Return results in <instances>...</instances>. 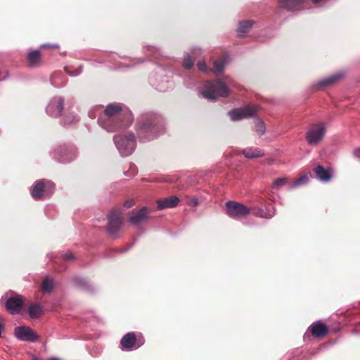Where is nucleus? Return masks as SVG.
I'll list each match as a JSON object with an SVG mask.
<instances>
[{"mask_svg":"<svg viewBox=\"0 0 360 360\" xmlns=\"http://www.w3.org/2000/svg\"><path fill=\"white\" fill-rule=\"evenodd\" d=\"M104 118L98 120L99 125L108 132L124 131L134 121V116L129 108L121 103L108 104L104 110Z\"/></svg>","mask_w":360,"mask_h":360,"instance_id":"f257e3e1","label":"nucleus"},{"mask_svg":"<svg viewBox=\"0 0 360 360\" xmlns=\"http://www.w3.org/2000/svg\"><path fill=\"white\" fill-rule=\"evenodd\" d=\"M134 203H135V202L134 200H129L126 201L124 202V205L127 208H129V207H132L134 205Z\"/></svg>","mask_w":360,"mask_h":360,"instance_id":"58836bf2","label":"nucleus"},{"mask_svg":"<svg viewBox=\"0 0 360 360\" xmlns=\"http://www.w3.org/2000/svg\"><path fill=\"white\" fill-rule=\"evenodd\" d=\"M288 184V178L287 177H281L276 179L272 184V188L274 189H279L283 186H285Z\"/></svg>","mask_w":360,"mask_h":360,"instance_id":"c85d7f7f","label":"nucleus"},{"mask_svg":"<svg viewBox=\"0 0 360 360\" xmlns=\"http://www.w3.org/2000/svg\"><path fill=\"white\" fill-rule=\"evenodd\" d=\"M41 313V307L39 304H31L28 308V314L32 319L38 318Z\"/></svg>","mask_w":360,"mask_h":360,"instance_id":"bb28decb","label":"nucleus"},{"mask_svg":"<svg viewBox=\"0 0 360 360\" xmlns=\"http://www.w3.org/2000/svg\"><path fill=\"white\" fill-rule=\"evenodd\" d=\"M200 53V49H195L192 50L191 54H187L183 60L182 65L185 69L189 70L193 66V58L198 56V53Z\"/></svg>","mask_w":360,"mask_h":360,"instance_id":"b1692460","label":"nucleus"},{"mask_svg":"<svg viewBox=\"0 0 360 360\" xmlns=\"http://www.w3.org/2000/svg\"><path fill=\"white\" fill-rule=\"evenodd\" d=\"M309 181V177L307 175H303L302 176H301L300 178L296 179L295 181H294L290 185V188H296L300 185H303V184H305L308 182Z\"/></svg>","mask_w":360,"mask_h":360,"instance_id":"2f4dec72","label":"nucleus"},{"mask_svg":"<svg viewBox=\"0 0 360 360\" xmlns=\"http://www.w3.org/2000/svg\"><path fill=\"white\" fill-rule=\"evenodd\" d=\"M113 141L122 156L131 155L136 148V139L132 133L117 134L113 136Z\"/></svg>","mask_w":360,"mask_h":360,"instance_id":"20e7f679","label":"nucleus"},{"mask_svg":"<svg viewBox=\"0 0 360 360\" xmlns=\"http://www.w3.org/2000/svg\"><path fill=\"white\" fill-rule=\"evenodd\" d=\"M189 205L193 207L197 206L198 205V200L196 198L191 199L189 201Z\"/></svg>","mask_w":360,"mask_h":360,"instance_id":"ea45409f","label":"nucleus"},{"mask_svg":"<svg viewBox=\"0 0 360 360\" xmlns=\"http://www.w3.org/2000/svg\"><path fill=\"white\" fill-rule=\"evenodd\" d=\"M23 305V301L20 297H11L6 302V308L11 314H18Z\"/></svg>","mask_w":360,"mask_h":360,"instance_id":"f3484780","label":"nucleus"},{"mask_svg":"<svg viewBox=\"0 0 360 360\" xmlns=\"http://www.w3.org/2000/svg\"><path fill=\"white\" fill-rule=\"evenodd\" d=\"M226 62L227 61L225 58H222L215 60L213 63V67L212 68V71L215 75H219L220 73H222L224 70Z\"/></svg>","mask_w":360,"mask_h":360,"instance_id":"a878e982","label":"nucleus"},{"mask_svg":"<svg viewBox=\"0 0 360 360\" xmlns=\"http://www.w3.org/2000/svg\"><path fill=\"white\" fill-rule=\"evenodd\" d=\"M143 61H144V60L141 59V58L135 59L133 64H126L125 66L126 67H132L134 65V64L141 63H143Z\"/></svg>","mask_w":360,"mask_h":360,"instance_id":"79ce46f5","label":"nucleus"},{"mask_svg":"<svg viewBox=\"0 0 360 360\" xmlns=\"http://www.w3.org/2000/svg\"><path fill=\"white\" fill-rule=\"evenodd\" d=\"M53 284L52 279L49 278V277L45 278L42 283L41 286V290L43 292H51L53 290Z\"/></svg>","mask_w":360,"mask_h":360,"instance_id":"cd10ccee","label":"nucleus"},{"mask_svg":"<svg viewBox=\"0 0 360 360\" xmlns=\"http://www.w3.org/2000/svg\"><path fill=\"white\" fill-rule=\"evenodd\" d=\"M15 337L25 342H34L39 340V335L29 326H18L14 329Z\"/></svg>","mask_w":360,"mask_h":360,"instance_id":"6e6552de","label":"nucleus"},{"mask_svg":"<svg viewBox=\"0 0 360 360\" xmlns=\"http://www.w3.org/2000/svg\"><path fill=\"white\" fill-rule=\"evenodd\" d=\"M65 72L70 75V76H77L79 75L82 72V67H79L78 68L75 69L74 71H72L70 70L69 68L65 67Z\"/></svg>","mask_w":360,"mask_h":360,"instance_id":"f704fd0d","label":"nucleus"},{"mask_svg":"<svg viewBox=\"0 0 360 360\" xmlns=\"http://www.w3.org/2000/svg\"><path fill=\"white\" fill-rule=\"evenodd\" d=\"M253 214L262 218L271 219L275 215V209L274 207L269 209L266 207H258L253 209Z\"/></svg>","mask_w":360,"mask_h":360,"instance_id":"4be33fe9","label":"nucleus"},{"mask_svg":"<svg viewBox=\"0 0 360 360\" xmlns=\"http://www.w3.org/2000/svg\"><path fill=\"white\" fill-rule=\"evenodd\" d=\"M304 2L305 0H278L280 7L288 11L303 9Z\"/></svg>","mask_w":360,"mask_h":360,"instance_id":"2eb2a0df","label":"nucleus"},{"mask_svg":"<svg viewBox=\"0 0 360 360\" xmlns=\"http://www.w3.org/2000/svg\"><path fill=\"white\" fill-rule=\"evenodd\" d=\"M75 281L76 283H77L78 285H79L80 283H82V280L79 279V278H75Z\"/></svg>","mask_w":360,"mask_h":360,"instance_id":"c03bdc74","label":"nucleus"},{"mask_svg":"<svg viewBox=\"0 0 360 360\" xmlns=\"http://www.w3.org/2000/svg\"><path fill=\"white\" fill-rule=\"evenodd\" d=\"M158 50L156 47L153 46H146L143 47L144 54L148 57H156Z\"/></svg>","mask_w":360,"mask_h":360,"instance_id":"c756f323","label":"nucleus"},{"mask_svg":"<svg viewBox=\"0 0 360 360\" xmlns=\"http://www.w3.org/2000/svg\"><path fill=\"white\" fill-rule=\"evenodd\" d=\"M179 202V199L176 196H172L169 198L159 200L157 202L158 210H162L166 208H172L177 206Z\"/></svg>","mask_w":360,"mask_h":360,"instance_id":"6ab92c4d","label":"nucleus"},{"mask_svg":"<svg viewBox=\"0 0 360 360\" xmlns=\"http://www.w3.org/2000/svg\"><path fill=\"white\" fill-rule=\"evenodd\" d=\"M344 77V73L342 72H338L334 73L330 76H328L325 78L321 79L316 81L314 84V87L321 89L325 87H328L336 84L339 80H340Z\"/></svg>","mask_w":360,"mask_h":360,"instance_id":"ddd939ff","label":"nucleus"},{"mask_svg":"<svg viewBox=\"0 0 360 360\" xmlns=\"http://www.w3.org/2000/svg\"><path fill=\"white\" fill-rule=\"evenodd\" d=\"M150 84L158 91L165 92L173 87V82L167 76L155 75L149 79Z\"/></svg>","mask_w":360,"mask_h":360,"instance_id":"1a4fd4ad","label":"nucleus"},{"mask_svg":"<svg viewBox=\"0 0 360 360\" xmlns=\"http://www.w3.org/2000/svg\"><path fill=\"white\" fill-rule=\"evenodd\" d=\"M253 23L254 21L249 20L240 22L237 30L238 34L240 37H245L252 27Z\"/></svg>","mask_w":360,"mask_h":360,"instance_id":"393cba45","label":"nucleus"},{"mask_svg":"<svg viewBox=\"0 0 360 360\" xmlns=\"http://www.w3.org/2000/svg\"><path fill=\"white\" fill-rule=\"evenodd\" d=\"M326 133V127L323 122L313 124L306 133V140L310 145H316L322 141Z\"/></svg>","mask_w":360,"mask_h":360,"instance_id":"423d86ee","label":"nucleus"},{"mask_svg":"<svg viewBox=\"0 0 360 360\" xmlns=\"http://www.w3.org/2000/svg\"><path fill=\"white\" fill-rule=\"evenodd\" d=\"M142 345L143 342H139L133 332L127 333L120 340V348L122 351H132L138 349Z\"/></svg>","mask_w":360,"mask_h":360,"instance_id":"f8f14e48","label":"nucleus"},{"mask_svg":"<svg viewBox=\"0 0 360 360\" xmlns=\"http://www.w3.org/2000/svg\"><path fill=\"white\" fill-rule=\"evenodd\" d=\"M42 47L44 48H48V49H58L59 46L57 45V44H44L42 45Z\"/></svg>","mask_w":360,"mask_h":360,"instance_id":"a19ab883","label":"nucleus"},{"mask_svg":"<svg viewBox=\"0 0 360 360\" xmlns=\"http://www.w3.org/2000/svg\"><path fill=\"white\" fill-rule=\"evenodd\" d=\"M91 321L93 322L94 320H93V318L91 317Z\"/></svg>","mask_w":360,"mask_h":360,"instance_id":"de8ad7c7","label":"nucleus"},{"mask_svg":"<svg viewBox=\"0 0 360 360\" xmlns=\"http://www.w3.org/2000/svg\"><path fill=\"white\" fill-rule=\"evenodd\" d=\"M122 220L120 212L117 210L111 211L108 215L107 231L110 235H115L121 229Z\"/></svg>","mask_w":360,"mask_h":360,"instance_id":"9d476101","label":"nucleus"},{"mask_svg":"<svg viewBox=\"0 0 360 360\" xmlns=\"http://www.w3.org/2000/svg\"><path fill=\"white\" fill-rule=\"evenodd\" d=\"M314 172L316 178L322 182H328L333 176V169L330 167H324L321 165H318L314 168Z\"/></svg>","mask_w":360,"mask_h":360,"instance_id":"dca6fc26","label":"nucleus"},{"mask_svg":"<svg viewBox=\"0 0 360 360\" xmlns=\"http://www.w3.org/2000/svg\"><path fill=\"white\" fill-rule=\"evenodd\" d=\"M323 0H312L313 4H317L322 1Z\"/></svg>","mask_w":360,"mask_h":360,"instance_id":"a18cd8bd","label":"nucleus"},{"mask_svg":"<svg viewBox=\"0 0 360 360\" xmlns=\"http://www.w3.org/2000/svg\"><path fill=\"white\" fill-rule=\"evenodd\" d=\"M60 257L61 259L64 262H72L75 260V256L70 251H68L66 252L61 254Z\"/></svg>","mask_w":360,"mask_h":360,"instance_id":"72a5a7b5","label":"nucleus"},{"mask_svg":"<svg viewBox=\"0 0 360 360\" xmlns=\"http://www.w3.org/2000/svg\"><path fill=\"white\" fill-rule=\"evenodd\" d=\"M4 324L0 321V337H1V332L4 330Z\"/></svg>","mask_w":360,"mask_h":360,"instance_id":"37998d69","label":"nucleus"},{"mask_svg":"<svg viewBox=\"0 0 360 360\" xmlns=\"http://www.w3.org/2000/svg\"><path fill=\"white\" fill-rule=\"evenodd\" d=\"M148 218V210L146 207H142L137 213L129 218V222L134 226H140L147 221Z\"/></svg>","mask_w":360,"mask_h":360,"instance_id":"a211bd4d","label":"nucleus"},{"mask_svg":"<svg viewBox=\"0 0 360 360\" xmlns=\"http://www.w3.org/2000/svg\"><path fill=\"white\" fill-rule=\"evenodd\" d=\"M27 62L30 67H39L42 63L41 55L39 51L35 50L27 54Z\"/></svg>","mask_w":360,"mask_h":360,"instance_id":"aec40b11","label":"nucleus"},{"mask_svg":"<svg viewBox=\"0 0 360 360\" xmlns=\"http://www.w3.org/2000/svg\"><path fill=\"white\" fill-rule=\"evenodd\" d=\"M135 129L140 141H152L163 131L162 119L153 112L143 113L136 119Z\"/></svg>","mask_w":360,"mask_h":360,"instance_id":"f03ea898","label":"nucleus"},{"mask_svg":"<svg viewBox=\"0 0 360 360\" xmlns=\"http://www.w3.org/2000/svg\"><path fill=\"white\" fill-rule=\"evenodd\" d=\"M257 110L255 105H247L229 112V115L232 121H238L253 116Z\"/></svg>","mask_w":360,"mask_h":360,"instance_id":"9b49d317","label":"nucleus"},{"mask_svg":"<svg viewBox=\"0 0 360 360\" xmlns=\"http://www.w3.org/2000/svg\"><path fill=\"white\" fill-rule=\"evenodd\" d=\"M353 155L355 158L360 160V147L354 150Z\"/></svg>","mask_w":360,"mask_h":360,"instance_id":"4c0bfd02","label":"nucleus"},{"mask_svg":"<svg viewBox=\"0 0 360 360\" xmlns=\"http://www.w3.org/2000/svg\"><path fill=\"white\" fill-rule=\"evenodd\" d=\"M198 69L202 72H207V68L205 61H199L197 64Z\"/></svg>","mask_w":360,"mask_h":360,"instance_id":"e433bc0d","label":"nucleus"},{"mask_svg":"<svg viewBox=\"0 0 360 360\" xmlns=\"http://www.w3.org/2000/svg\"><path fill=\"white\" fill-rule=\"evenodd\" d=\"M55 185L51 181L41 179L36 181L31 190V195L35 200H41L52 195Z\"/></svg>","mask_w":360,"mask_h":360,"instance_id":"39448f33","label":"nucleus"},{"mask_svg":"<svg viewBox=\"0 0 360 360\" xmlns=\"http://www.w3.org/2000/svg\"><path fill=\"white\" fill-rule=\"evenodd\" d=\"M32 360H40L37 356H33Z\"/></svg>","mask_w":360,"mask_h":360,"instance_id":"49530a36","label":"nucleus"},{"mask_svg":"<svg viewBox=\"0 0 360 360\" xmlns=\"http://www.w3.org/2000/svg\"><path fill=\"white\" fill-rule=\"evenodd\" d=\"M233 86V81L231 78L226 77L225 81L217 79L214 81H207L200 89V91L203 98L215 101L219 98L229 96Z\"/></svg>","mask_w":360,"mask_h":360,"instance_id":"7ed1b4c3","label":"nucleus"},{"mask_svg":"<svg viewBox=\"0 0 360 360\" xmlns=\"http://www.w3.org/2000/svg\"><path fill=\"white\" fill-rule=\"evenodd\" d=\"M255 130L259 136L264 134L266 131V128L263 121L259 118L255 120Z\"/></svg>","mask_w":360,"mask_h":360,"instance_id":"7c9ffc66","label":"nucleus"},{"mask_svg":"<svg viewBox=\"0 0 360 360\" xmlns=\"http://www.w3.org/2000/svg\"><path fill=\"white\" fill-rule=\"evenodd\" d=\"M78 121L77 116L72 115L71 112H68L65 115L63 122L65 124H71Z\"/></svg>","mask_w":360,"mask_h":360,"instance_id":"473e14b6","label":"nucleus"},{"mask_svg":"<svg viewBox=\"0 0 360 360\" xmlns=\"http://www.w3.org/2000/svg\"><path fill=\"white\" fill-rule=\"evenodd\" d=\"M64 108V99L61 97L54 98L46 108V112L52 117L60 115Z\"/></svg>","mask_w":360,"mask_h":360,"instance_id":"4468645a","label":"nucleus"},{"mask_svg":"<svg viewBox=\"0 0 360 360\" xmlns=\"http://www.w3.org/2000/svg\"><path fill=\"white\" fill-rule=\"evenodd\" d=\"M124 174L126 176H134L137 174L136 168L134 167H131L130 168V170L125 172Z\"/></svg>","mask_w":360,"mask_h":360,"instance_id":"c9c22d12","label":"nucleus"},{"mask_svg":"<svg viewBox=\"0 0 360 360\" xmlns=\"http://www.w3.org/2000/svg\"><path fill=\"white\" fill-rule=\"evenodd\" d=\"M243 155L247 159L257 158L264 156V152L259 148L248 147L242 150Z\"/></svg>","mask_w":360,"mask_h":360,"instance_id":"5701e85b","label":"nucleus"},{"mask_svg":"<svg viewBox=\"0 0 360 360\" xmlns=\"http://www.w3.org/2000/svg\"><path fill=\"white\" fill-rule=\"evenodd\" d=\"M225 207L227 214L233 219H238L250 213L249 207L235 201H227Z\"/></svg>","mask_w":360,"mask_h":360,"instance_id":"0eeeda50","label":"nucleus"},{"mask_svg":"<svg viewBox=\"0 0 360 360\" xmlns=\"http://www.w3.org/2000/svg\"><path fill=\"white\" fill-rule=\"evenodd\" d=\"M309 330L311 331V334L316 338L323 337L328 332L327 326L320 322L314 323L311 325Z\"/></svg>","mask_w":360,"mask_h":360,"instance_id":"412c9836","label":"nucleus"}]
</instances>
